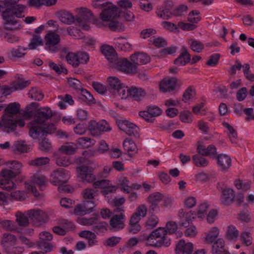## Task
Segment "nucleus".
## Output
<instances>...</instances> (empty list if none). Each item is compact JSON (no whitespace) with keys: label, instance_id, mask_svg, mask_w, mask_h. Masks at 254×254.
I'll return each instance as SVG.
<instances>
[{"label":"nucleus","instance_id":"nucleus-2","mask_svg":"<svg viewBox=\"0 0 254 254\" xmlns=\"http://www.w3.org/2000/svg\"><path fill=\"white\" fill-rule=\"evenodd\" d=\"M5 165L8 169H3L0 172V187L3 190L11 191L17 188L12 179L21 174L23 165L15 160L5 161Z\"/></svg>","mask_w":254,"mask_h":254},{"label":"nucleus","instance_id":"nucleus-39","mask_svg":"<svg viewBox=\"0 0 254 254\" xmlns=\"http://www.w3.org/2000/svg\"><path fill=\"white\" fill-rule=\"evenodd\" d=\"M57 0H28V4L30 6L39 7L42 5L50 6L55 4Z\"/></svg>","mask_w":254,"mask_h":254},{"label":"nucleus","instance_id":"nucleus-52","mask_svg":"<svg viewBox=\"0 0 254 254\" xmlns=\"http://www.w3.org/2000/svg\"><path fill=\"white\" fill-rule=\"evenodd\" d=\"M56 156V162L59 166H68L71 163L69 157L64 154L59 153Z\"/></svg>","mask_w":254,"mask_h":254},{"label":"nucleus","instance_id":"nucleus-24","mask_svg":"<svg viewBox=\"0 0 254 254\" xmlns=\"http://www.w3.org/2000/svg\"><path fill=\"white\" fill-rule=\"evenodd\" d=\"M178 216L181 221L180 225L183 227L191 223L195 218L193 211H187L184 209H181L179 211Z\"/></svg>","mask_w":254,"mask_h":254},{"label":"nucleus","instance_id":"nucleus-25","mask_svg":"<svg viewBox=\"0 0 254 254\" xmlns=\"http://www.w3.org/2000/svg\"><path fill=\"white\" fill-rule=\"evenodd\" d=\"M0 127L3 130L10 132L13 131L16 127V123L12 119V117L8 115L4 114L0 122Z\"/></svg>","mask_w":254,"mask_h":254},{"label":"nucleus","instance_id":"nucleus-53","mask_svg":"<svg viewBox=\"0 0 254 254\" xmlns=\"http://www.w3.org/2000/svg\"><path fill=\"white\" fill-rule=\"evenodd\" d=\"M15 216L16 217V221L19 225L25 226L29 224V218L27 215V212L24 213L17 212L15 214Z\"/></svg>","mask_w":254,"mask_h":254},{"label":"nucleus","instance_id":"nucleus-19","mask_svg":"<svg viewBox=\"0 0 254 254\" xmlns=\"http://www.w3.org/2000/svg\"><path fill=\"white\" fill-rule=\"evenodd\" d=\"M221 192L220 201L225 205H229L233 203L235 197L234 190L225 186L220 190Z\"/></svg>","mask_w":254,"mask_h":254},{"label":"nucleus","instance_id":"nucleus-35","mask_svg":"<svg viewBox=\"0 0 254 254\" xmlns=\"http://www.w3.org/2000/svg\"><path fill=\"white\" fill-rule=\"evenodd\" d=\"M108 89L113 94L123 83L116 76H110L107 79Z\"/></svg>","mask_w":254,"mask_h":254},{"label":"nucleus","instance_id":"nucleus-29","mask_svg":"<svg viewBox=\"0 0 254 254\" xmlns=\"http://www.w3.org/2000/svg\"><path fill=\"white\" fill-rule=\"evenodd\" d=\"M197 150L199 154L207 156L215 155L217 152L216 148L213 145H210L206 147L201 143H198Z\"/></svg>","mask_w":254,"mask_h":254},{"label":"nucleus","instance_id":"nucleus-22","mask_svg":"<svg viewBox=\"0 0 254 254\" xmlns=\"http://www.w3.org/2000/svg\"><path fill=\"white\" fill-rule=\"evenodd\" d=\"M95 188L101 189L102 193L106 195L110 192L116 191L117 187L113 185L109 180H103L94 183Z\"/></svg>","mask_w":254,"mask_h":254},{"label":"nucleus","instance_id":"nucleus-18","mask_svg":"<svg viewBox=\"0 0 254 254\" xmlns=\"http://www.w3.org/2000/svg\"><path fill=\"white\" fill-rule=\"evenodd\" d=\"M220 232V229L218 227L211 226L204 233L203 240L206 243L212 244L219 238Z\"/></svg>","mask_w":254,"mask_h":254},{"label":"nucleus","instance_id":"nucleus-50","mask_svg":"<svg viewBox=\"0 0 254 254\" xmlns=\"http://www.w3.org/2000/svg\"><path fill=\"white\" fill-rule=\"evenodd\" d=\"M190 60V56L187 51H184L181 55L175 60L174 63L178 66L185 65L189 62Z\"/></svg>","mask_w":254,"mask_h":254},{"label":"nucleus","instance_id":"nucleus-40","mask_svg":"<svg viewBox=\"0 0 254 254\" xmlns=\"http://www.w3.org/2000/svg\"><path fill=\"white\" fill-rule=\"evenodd\" d=\"M115 43L116 47L120 50L129 52L132 49L131 44L125 38H119L116 40Z\"/></svg>","mask_w":254,"mask_h":254},{"label":"nucleus","instance_id":"nucleus-23","mask_svg":"<svg viewBox=\"0 0 254 254\" xmlns=\"http://www.w3.org/2000/svg\"><path fill=\"white\" fill-rule=\"evenodd\" d=\"M129 59L137 66L146 64L150 62V57L144 53H135L130 56Z\"/></svg>","mask_w":254,"mask_h":254},{"label":"nucleus","instance_id":"nucleus-37","mask_svg":"<svg viewBox=\"0 0 254 254\" xmlns=\"http://www.w3.org/2000/svg\"><path fill=\"white\" fill-rule=\"evenodd\" d=\"M225 242L223 238H220L213 243L212 252L213 254H222L224 252Z\"/></svg>","mask_w":254,"mask_h":254},{"label":"nucleus","instance_id":"nucleus-8","mask_svg":"<svg viewBox=\"0 0 254 254\" xmlns=\"http://www.w3.org/2000/svg\"><path fill=\"white\" fill-rule=\"evenodd\" d=\"M87 128L90 134L94 136H98L105 132H109L112 127L109 124L104 120L100 121L91 120L88 123Z\"/></svg>","mask_w":254,"mask_h":254},{"label":"nucleus","instance_id":"nucleus-3","mask_svg":"<svg viewBox=\"0 0 254 254\" xmlns=\"http://www.w3.org/2000/svg\"><path fill=\"white\" fill-rule=\"evenodd\" d=\"M100 20L102 26L108 27L115 31H122L126 27L120 20L118 7L111 2H107L105 8L100 14Z\"/></svg>","mask_w":254,"mask_h":254},{"label":"nucleus","instance_id":"nucleus-61","mask_svg":"<svg viewBox=\"0 0 254 254\" xmlns=\"http://www.w3.org/2000/svg\"><path fill=\"white\" fill-rule=\"evenodd\" d=\"M76 53L68 52L65 56V59L67 63L74 67H78Z\"/></svg>","mask_w":254,"mask_h":254},{"label":"nucleus","instance_id":"nucleus-5","mask_svg":"<svg viewBox=\"0 0 254 254\" xmlns=\"http://www.w3.org/2000/svg\"><path fill=\"white\" fill-rule=\"evenodd\" d=\"M26 8L24 5L17 4L7 8V11L3 13V20L5 28L10 30L20 27L16 18L23 17V13Z\"/></svg>","mask_w":254,"mask_h":254},{"label":"nucleus","instance_id":"nucleus-49","mask_svg":"<svg viewBox=\"0 0 254 254\" xmlns=\"http://www.w3.org/2000/svg\"><path fill=\"white\" fill-rule=\"evenodd\" d=\"M184 234L186 237L190 239L195 238L198 234V230L195 225L191 224L186 228Z\"/></svg>","mask_w":254,"mask_h":254},{"label":"nucleus","instance_id":"nucleus-27","mask_svg":"<svg viewBox=\"0 0 254 254\" xmlns=\"http://www.w3.org/2000/svg\"><path fill=\"white\" fill-rule=\"evenodd\" d=\"M26 183H29L31 186H34L36 188V185L39 187L45 186L47 183V180L44 175L38 173L31 176L30 179Z\"/></svg>","mask_w":254,"mask_h":254},{"label":"nucleus","instance_id":"nucleus-41","mask_svg":"<svg viewBox=\"0 0 254 254\" xmlns=\"http://www.w3.org/2000/svg\"><path fill=\"white\" fill-rule=\"evenodd\" d=\"M196 96V92L194 89L191 87L188 88L183 94L182 101L186 103L190 104L193 102Z\"/></svg>","mask_w":254,"mask_h":254},{"label":"nucleus","instance_id":"nucleus-51","mask_svg":"<svg viewBox=\"0 0 254 254\" xmlns=\"http://www.w3.org/2000/svg\"><path fill=\"white\" fill-rule=\"evenodd\" d=\"M156 33V31L154 29H145L141 31L140 33V37L143 39L147 40L150 44L151 40H153L156 36L155 35Z\"/></svg>","mask_w":254,"mask_h":254},{"label":"nucleus","instance_id":"nucleus-15","mask_svg":"<svg viewBox=\"0 0 254 254\" xmlns=\"http://www.w3.org/2000/svg\"><path fill=\"white\" fill-rule=\"evenodd\" d=\"M61 41L60 36L56 31L49 30L45 36V46L50 51L55 52V46Z\"/></svg>","mask_w":254,"mask_h":254},{"label":"nucleus","instance_id":"nucleus-42","mask_svg":"<svg viewBox=\"0 0 254 254\" xmlns=\"http://www.w3.org/2000/svg\"><path fill=\"white\" fill-rule=\"evenodd\" d=\"M224 127L227 129V132L229 134L231 142L234 144H238L239 140L237 137V134L234 128L228 123H223Z\"/></svg>","mask_w":254,"mask_h":254},{"label":"nucleus","instance_id":"nucleus-6","mask_svg":"<svg viewBox=\"0 0 254 254\" xmlns=\"http://www.w3.org/2000/svg\"><path fill=\"white\" fill-rule=\"evenodd\" d=\"M16 237L7 233L3 234L0 240V245L6 254H21L23 253V248L16 246Z\"/></svg>","mask_w":254,"mask_h":254},{"label":"nucleus","instance_id":"nucleus-9","mask_svg":"<svg viewBox=\"0 0 254 254\" xmlns=\"http://www.w3.org/2000/svg\"><path fill=\"white\" fill-rule=\"evenodd\" d=\"M116 124L119 128L129 136H137L139 131V127L133 122L126 119H118Z\"/></svg>","mask_w":254,"mask_h":254},{"label":"nucleus","instance_id":"nucleus-43","mask_svg":"<svg viewBox=\"0 0 254 254\" xmlns=\"http://www.w3.org/2000/svg\"><path fill=\"white\" fill-rule=\"evenodd\" d=\"M130 97L136 100H140L146 95V93L143 89L136 87H131L129 90Z\"/></svg>","mask_w":254,"mask_h":254},{"label":"nucleus","instance_id":"nucleus-45","mask_svg":"<svg viewBox=\"0 0 254 254\" xmlns=\"http://www.w3.org/2000/svg\"><path fill=\"white\" fill-rule=\"evenodd\" d=\"M5 114L11 116L18 114L20 111V105L17 102H12L7 105L5 107Z\"/></svg>","mask_w":254,"mask_h":254},{"label":"nucleus","instance_id":"nucleus-59","mask_svg":"<svg viewBox=\"0 0 254 254\" xmlns=\"http://www.w3.org/2000/svg\"><path fill=\"white\" fill-rule=\"evenodd\" d=\"M234 185L238 190L247 191L251 188V182L247 181H243L240 179H237L234 182Z\"/></svg>","mask_w":254,"mask_h":254},{"label":"nucleus","instance_id":"nucleus-60","mask_svg":"<svg viewBox=\"0 0 254 254\" xmlns=\"http://www.w3.org/2000/svg\"><path fill=\"white\" fill-rule=\"evenodd\" d=\"M192 161L195 165L199 167H205L209 164V162L207 159L198 155H195L193 156Z\"/></svg>","mask_w":254,"mask_h":254},{"label":"nucleus","instance_id":"nucleus-46","mask_svg":"<svg viewBox=\"0 0 254 254\" xmlns=\"http://www.w3.org/2000/svg\"><path fill=\"white\" fill-rule=\"evenodd\" d=\"M43 40L40 35L35 34L31 38V41L28 44V48L30 50H34L38 47L43 45Z\"/></svg>","mask_w":254,"mask_h":254},{"label":"nucleus","instance_id":"nucleus-4","mask_svg":"<svg viewBox=\"0 0 254 254\" xmlns=\"http://www.w3.org/2000/svg\"><path fill=\"white\" fill-rule=\"evenodd\" d=\"M53 115L51 109L48 107H42L37 110V114L33 121L29 124V134L34 139H37L41 131V127L45 122Z\"/></svg>","mask_w":254,"mask_h":254},{"label":"nucleus","instance_id":"nucleus-20","mask_svg":"<svg viewBox=\"0 0 254 254\" xmlns=\"http://www.w3.org/2000/svg\"><path fill=\"white\" fill-rule=\"evenodd\" d=\"M193 250L192 243L181 240L176 244L175 252L176 254H192Z\"/></svg>","mask_w":254,"mask_h":254},{"label":"nucleus","instance_id":"nucleus-34","mask_svg":"<svg viewBox=\"0 0 254 254\" xmlns=\"http://www.w3.org/2000/svg\"><path fill=\"white\" fill-rule=\"evenodd\" d=\"M148 207L146 204L139 205L136 208L135 211L131 215V217L140 220L144 218L147 214Z\"/></svg>","mask_w":254,"mask_h":254},{"label":"nucleus","instance_id":"nucleus-48","mask_svg":"<svg viewBox=\"0 0 254 254\" xmlns=\"http://www.w3.org/2000/svg\"><path fill=\"white\" fill-rule=\"evenodd\" d=\"M239 237L240 238L242 244L246 247L251 246L253 243V237L249 231H243L240 234Z\"/></svg>","mask_w":254,"mask_h":254},{"label":"nucleus","instance_id":"nucleus-32","mask_svg":"<svg viewBox=\"0 0 254 254\" xmlns=\"http://www.w3.org/2000/svg\"><path fill=\"white\" fill-rule=\"evenodd\" d=\"M168 5H171L170 2H166L165 7H161L157 9L156 13L158 17L164 20H168L171 18L172 13L169 7H168Z\"/></svg>","mask_w":254,"mask_h":254},{"label":"nucleus","instance_id":"nucleus-63","mask_svg":"<svg viewBox=\"0 0 254 254\" xmlns=\"http://www.w3.org/2000/svg\"><path fill=\"white\" fill-rule=\"evenodd\" d=\"M176 52V48L175 47H169L161 50L156 55L158 58L162 59L168 57L169 55H172Z\"/></svg>","mask_w":254,"mask_h":254},{"label":"nucleus","instance_id":"nucleus-21","mask_svg":"<svg viewBox=\"0 0 254 254\" xmlns=\"http://www.w3.org/2000/svg\"><path fill=\"white\" fill-rule=\"evenodd\" d=\"M219 169L223 172H227L232 165L231 157L225 154H221L216 157Z\"/></svg>","mask_w":254,"mask_h":254},{"label":"nucleus","instance_id":"nucleus-62","mask_svg":"<svg viewBox=\"0 0 254 254\" xmlns=\"http://www.w3.org/2000/svg\"><path fill=\"white\" fill-rule=\"evenodd\" d=\"M164 198V195L160 192H154L149 195L147 198L148 203H159Z\"/></svg>","mask_w":254,"mask_h":254},{"label":"nucleus","instance_id":"nucleus-36","mask_svg":"<svg viewBox=\"0 0 254 254\" xmlns=\"http://www.w3.org/2000/svg\"><path fill=\"white\" fill-rule=\"evenodd\" d=\"M30 220L33 221L40 220L47 215V213L40 209H32L26 211Z\"/></svg>","mask_w":254,"mask_h":254},{"label":"nucleus","instance_id":"nucleus-44","mask_svg":"<svg viewBox=\"0 0 254 254\" xmlns=\"http://www.w3.org/2000/svg\"><path fill=\"white\" fill-rule=\"evenodd\" d=\"M124 149L128 152H131L132 155L137 152V148L136 144L131 139L126 138L123 143Z\"/></svg>","mask_w":254,"mask_h":254},{"label":"nucleus","instance_id":"nucleus-56","mask_svg":"<svg viewBox=\"0 0 254 254\" xmlns=\"http://www.w3.org/2000/svg\"><path fill=\"white\" fill-rule=\"evenodd\" d=\"M25 48L21 47L12 48L9 51L8 56L10 58H21L25 55Z\"/></svg>","mask_w":254,"mask_h":254},{"label":"nucleus","instance_id":"nucleus-64","mask_svg":"<svg viewBox=\"0 0 254 254\" xmlns=\"http://www.w3.org/2000/svg\"><path fill=\"white\" fill-rule=\"evenodd\" d=\"M218 216V210L216 208L211 209L208 212L206 219L208 224H213Z\"/></svg>","mask_w":254,"mask_h":254},{"label":"nucleus","instance_id":"nucleus-31","mask_svg":"<svg viewBox=\"0 0 254 254\" xmlns=\"http://www.w3.org/2000/svg\"><path fill=\"white\" fill-rule=\"evenodd\" d=\"M129 90L130 88L123 83L112 94L118 99H126L130 97Z\"/></svg>","mask_w":254,"mask_h":254},{"label":"nucleus","instance_id":"nucleus-54","mask_svg":"<svg viewBox=\"0 0 254 254\" xmlns=\"http://www.w3.org/2000/svg\"><path fill=\"white\" fill-rule=\"evenodd\" d=\"M189 44L190 49L196 53L201 52L204 48V46L201 42L195 39H190Z\"/></svg>","mask_w":254,"mask_h":254},{"label":"nucleus","instance_id":"nucleus-57","mask_svg":"<svg viewBox=\"0 0 254 254\" xmlns=\"http://www.w3.org/2000/svg\"><path fill=\"white\" fill-rule=\"evenodd\" d=\"M77 148L76 145L73 143H68L62 146L60 148L59 153L63 154L73 153Z\"/></svg>","mask_w":254,"mask_h":254},{"label":"nucleus","instance_id":"nucleus-16","mask_svg":"<svg viewBox=\"0 0 254 254\" xmlns=\"http://www.w3.org/2000/svg\"><path fill=\"white\" fill-rule=\"evenodd\" d=\"M77 177L83 183H90L95 180V176L91 173L88 167L80 166L76 168Z\"/></svg>","mask_w":254,"mask_h":254},{"label":"nucleus","instance_id":"nucleus-11","mask_svg":"<svg viewBox=\"0 0 254 254\" xmlns=\"http://www.w3.org/2000/svg\"><path fill=\"white\" fill-rule=\"evenodd\" d=\"M69 178V172L66 170L60 169L55 170L51 173L50 182L53 185L60 187L67 183Z\"/></svg>","mask_w":254,"mask_h":254},{"label":"nucleus","instance_id":"nucleus-38","mask_svg":"<svg viewBox=\"0 0 254 254\" xmlns=\"http://www.w3.org/2000/svg\"><path fill=\"white\" fill-rule=\"evenodd\" d=\"M70 225L66 220H61L59 225L55 226L53 228V232L59 235H64L68 228V226Z\"/></svg>","mask_w":254,"mask_h":254},{"label":"nucleus","instance_id":"nucleus-10","mask_svg":"<svg viewBox=\"0 0 254 254\" xmlns=\"http://www.w3.org/2000/svg\"><path fill=\"white\" fill-rule=\"evenodd\" d=\"M24 187L25 190H17L12 191L10 197L16 201H23L27 197L29 193H32L36 197L39 195L36 189L34 186H31L29 183L25 182Z\"/></svg>","mask_w":254,"mask_h":254},{"label":"nucleus","instance_id":"nucleus-12","mask_svg":"<svg viewBox=\"0 0 254 254\" xmlns=\"http://www.w3.org/2000/svg\"><path fill=\"white\" fill-rule=\"evenodd\" d=\"M114 68L128 74H134L138 72V66L132 61L126 59H120Z\"/></svg>","mask_w":254,"mask_h":254},{"label":"nucleus","instance_id":"nucleus-30","mask_svg":"<svg viewBox=\"0 0 254 254\" xmlns=\"http://www.w3.org/2000/svg\"><path fill=\"white\" fill-rule=\"evenodd\" d=\"M210 203L207 202H203L198 205L196 211L197 218L200 220H204L210 209Z\"/></svg>","mask_w":254,"mask_h":254},{"label":"nucleus","instance_id":"nucleus-1","mask_svg":"<svg viewBox=\"0 0 254 254\" xmlns=\"http://www.w3.org/2000/svg\"><path fill=\"white\" fill-rule=\"evenodd\" d=\"M75 15L68 11L61 10L56 13V17L62 23L71 24L75 23L81 29L88 30L96 19L92 12L86 7H79L75 10Z\"/></svg>","mask_w":254,"mask_h":254},{"label":"nucleus","instance_id":"nucleus-7","mask_svg":"<svg viewBox=\"0 0 254 254\" xmlns=\"http://www.w3.org/2000/svg\"><path fill=\"white\" fill-rule=\"evenodd\" d=\"M147 242L148 245L156 247H167L170 244V240L167 237L164 227H159L153 231L147 237Z\"/></svg>","mask_w":254,"mask_h":254},{"label":"nucleus","instance_id":"nucleus-26","mask_svg":"<svg viewBox=\"0 0 254 254\" xmlns=\"http://www.w3.org/2000/svg\"><path fill=\"white\" fill-rule=\"evenodd\" d=\"M240 237V232L237 228L233 225H230L227 227L225 232V238L228 242H236Z\"/></svg>","mask_w":254,"mask_h":254},{"label":"nucleus","instance_id":"nucleus-13","mask_svg":"<svg viewBox=\"0 0 254 254\" xmlns=\"http://www.w3.org/2000/svg\"><path fill=\"white\" fill-rule=\"evenodd\" d=\"M101 51L109 61L110 66L114 68L117 64V62L120 60L115 50L112 46L104 45L101 46Z\"/></svg>","mask_w":254,"mask_h":254},{"label":"nucleus","instance_id":"nucleus-17","mask_svg":"<svg viewBox=\"0 0 254 254\" xmlns=\"http://www.w3.org/2000/svg\"><path fill=\"white\" fill-rule=\"evenodd\" d=\"M180 84L176 78L167 77L160 81L159 88L163 92H167L175 90Z\"/></svg>","mask_w":254,"mask_h":254},{"label":"nucleus","instance_id":"nucleus-58","mask_svg":"<svg viewBox=\"0 0 254 254\" xmlns=\"http://www.w3.org/2000/svg\"><path fill=\"white\" fill-rule=\"evenodd\" d=\"M117 183L121 190L126 193L130 192V187L128 180L125 177H120L117 181Z\"/></svg>","mask_w":254,"mask_h":254},{"label":"nucleus","instance_id":"nucleus-47","mask_svg":"<svg viewBox=\"0 0 254 254\" xmlns=\"http://www.w3.org/2000/svg\"><path fill=\"white\" fill-rule=\"evenodd\" d=\"M140 220L135 219L130 217L129 222L128 232L135 234L138 233L141 229V226L139 224Z\"/></svg>","mask_w":254,"mask_h":254},{"label":"nucleus","instance_id":"nucleus-55","mask_svg":"<svg viewBox=\"0 0 254 254\" xmlns=\"http://www.w3.org/2000/svg\"><path fill=\"white\" fill-rule=\"evenodd\" d=\"M38 106L39 104L35 102H32L28 105L25 108V113L23 116L24 119H28L32 117Z\"/></svg>","mask_w":254,"mask_h":254},{"label":"nucleus","instance_id":"nucleus-28","mask_svg":"<svg viewBox=\"0 0 254 254\" xmlns=\"http://www.w3.org/2000/svg\"><path fill=\"white\" fill-rule=\"evenodd\" d=\"M125 216L123 214L114 215L110 220L111 227L116 231L124 228V219Z\"/></svg>","mask_w":254,"mask_h":254},{"label":"nucleus","instance_id":"nucleus-14","mask_svg":"<svg viewBox=\"0 0 254 254\" xmlns=\"http://www.w3.org/2000/svg\"><path fill=\"white\" fill-rule=\"evenodd\" d=\"M96 206V204L93 200H85L75 206L74 213L77 215L89 214L95 210Z\"/></svg>","mask_w":254,"mask_h":254},{"label":"nucleus","instance_id":"nucleus-33","mask_svg":"<svg viewBox=\"0 0 254 254\" xmlns=\"http://www.w3.org/2000/svg\"><path fill=\"white\" fill-rule=\"evenodd\" d=\"M139 243V239L135 237H133L129 239L126 245L122 247L119 248L118 253L122 254L124 253H129L130 250L136 246Z\"/></svg>","mask_w":254,"mask_h":254}]
</instances>
